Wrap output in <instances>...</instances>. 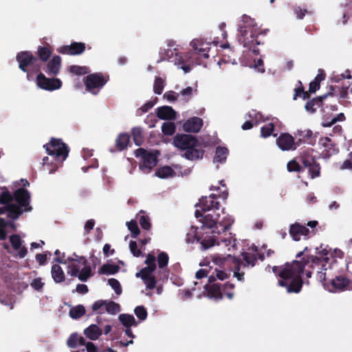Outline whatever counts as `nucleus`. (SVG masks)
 I'll list each match as a JSON object with an SVG mask.
<instances>
[{
    "label": "nucleus",
    "instance_id": "63",
    "mask_svg": "<svg viewBox=\"0 0 352 352\" xmlns=\"http://www.w3.org/2000/svg\"><path fill=\"white\" fill-rule=\"evenodd\" d=\"M178 96L179 94L175 93V91H168L164 94V98L169 101H175Z\"/></svg>",
    "mask_w": 352,
    "mask_h": 352
},
{
    "label": "nucleus",
    "instance_id": "4",
    "mask_svg": "<svg viewBox=\"0 0 352 352\" xmlns=\"http://www.w3.org/2000/svg\"><path fill=\"white\" fill-rule=\"evenodd\" d=\"M173 144L179 150L184 151L182 157L190 161L202 159L205 153L197 138L190 134H176Z\"/></svg>",
    "mask_w": 352,
    "mask_h": 352
},
{
    "label": "nucleus",
    "instance_id": "21",
    "mask_svg": "<svg viewBox=\"0 0 352 352\" xmlns=\"http://www.w3.org/2000/svg\"><path fill=\"white\" fill-rule=\"evenodd\" d=\"M157 116L161 120H175L176 112L169 106H163L156 109Z\"/></svg>",
    "mask_w": 352,
    "mask_h": 352
},
{
    "label": "nucleus",
    "instance_id": "37",
    "mask_svg": "<svg viewBox=\"0 0 352 352\" xmlns=\"http://www.w3.org/2000/svg\"><path fill=\"white\" fill-rule=\"evenodd\" d=\"M244 263L239 262L241 265L244 267L252 266L254 267L256 265L257 258L254 254H250L249 252H244L241 254Z\"/></svg>",
    "mask_w": 352,
    "mask_h": 352
},
{
    "label": "nucleus",
    "instance_id": "43",
    "mask_svg": "<svg viewBox=\"0 0 352 352\" xmlns=\"http://www.w3.org/2000/svg\"><path fill=\"white\" fill-rule=\"evenodd\" d=\"M105 310L107 313L115 315L120 311V306L119 304L113 302V301H107V304L105 305Z\"/></svg>",
    "mask_w": 352,
    "mask_h": 352
},
{
    "label": "nucleus",
    "instance_id": "60",
    "mask_svg": "<svg viewBox=\"0 0 352 352\" xmlns=\"http://www.w3.org/2000/svg\"><path fill=\"white\" fill-rule=\"evenodd\" d=\"M193 89L191 87H188L182 89L180 94L185 98L186 101H188L192 96Z\"/></svg>",
    "mask_w": 352,
    "mask_h": 352
},
{
    "label": "nucleus",
    "instance_id": "22",
    "mask_svg": "<svg viewBox=\"0 0 352 352\" xmlns=\"http://www.w3.org/2000/svg\"><path fill=\"white\" fill-rule=\"evenodd\" d=\"M331 283L335 289L343 290L347 288L350 290L351 278H348L342 275H339L333 278Z\"/></svg>",
    "mask_w": 352,
    "mask_h": 352
},
{
    "label": "nucleus",
    "instance_id": "33",
    "mask_svg": "<svg viewBox=\"0 0 352 352\" xmlns=\"http://www.w3.org/2000/svg\"><path fill=\"white\" fill-rule=\"evenodd\" d=\"M200 265L202 267H205L199 270L195 274V276L197 279H201L204 277H208V280L210 279V274H211V265L210 262L200 263Z\"/></svg>",
    "mask_w": 352,
    "mask_h": 352
},
{
    "label": "nucleus",
    "instance_id": "52",
    "mask_svg": "<svg viewBox=\"0 0 352 352\" xmlns=\"http://www.w3.org/2000/svg\"><path fill=\"white\" fill-rule=\"evenodd\" d=\"M108 284L115 291L116 294L120 295L122 293V288L119 281L113 278L108 280Z\"/></svg>",
    "mask_w": 352,
    "mask_h": 352
},
{
    "label": "nucleus",
    "instance_id": "19",
    "mask_svg": "<svg viewBox=\"0 0 352 352\" xmlns=\"http://www.w3.org/2000/svg\"><path fill=\"white\" fill-rule=\"evenodd\" d=\"M203 126V120L199 117H192L187 120L183 124V129L186 132L197 133Z\"/></svg>",
    "mask_w": 352,
    "mask_h": 352
},
{
    "label": "nucleus",
    "instance_id": "35",
    "mask_svg": "<svg viewBox=\"0 0 352 352\" xmlns=\"http://www.w3.org/2000/svg\"><path fill=\"white\" fill-rule=\"evenodd\" d=\"M228 154V150L226 147L218 146L216 148V153L214 157V162L223 163L226 161L227 155Z\"/></svg>",
    "mask_w": 352,
    "mask_h": 352
},
{
    "label": "nucleus",
    "instance_id": "24",
    "mask_svg": "<svg viewBox=\"0 0 352 352\" xmlns=\"http://www.w3.org/2000/svg\"><path fill=\"white\" fill-rule=\"evenodd\" d=\"M203 43L198 40L194 39L190 42V46L192 47L193 52H192V56L195 55H199L205 58H208V52L206 49L202 47Z\"/></svg>",
    "mask_w": 352,
    "mask_h": 352
},
{
    "label": "nucleus",
    "instance_id": "16",
    "mask_svg": "<svg viewBox=\"0 0 352 352\" xmlns=\"http://www.w3.org/2000/svg\"><path fill=\"white\" fill-rule=\"evenodd\" d=\"M86 49V45L82 42H73L69 45H63L58 49L62 54L76 56L82 54Z\"/></svg>",
    "mask_w": 352,
    "mask_h": 352
},
{
    "label": "nucleus",
    "instance_id": "11",
    "mask_svg": "<svg viewBox=\"0 0 352 352\" xmlns=\"http://www.w3.org/2000/svg\"><path fill=\"white\" fill-rule=\"evenodd\" d=\"M109 77H105L101 73L91 74L86 76L85 80V85L86 90L92 93L93 94H97L98 91L96 89H101L108 81Z\"/></svg>",
    "mask_w": 352,
    "mask_h": 352
},
{
    "label": "nucleus",
    "instance_id": "57",
    "mask_svg": "<svg viewBox=\"0 0 352 352\" xmlns=\"http://www.w3.org/2000/svg\"><path fill=\"white\" fill-rule=\"evenodd\" d=\"M51 252L49 251H46L43 254H37L36 255V260L39 263L40 265H43L45 264L47 258V255H51Z\"/></svg>",
    "mask_w": 352,
    "mask_h": 352
},
{
    "label": "nucleus",
    "instance_id": "47",
    "mask_svg": "<svg viewBox=\"0 0 352 352\" xmlns=\"http://www.w3.org/2000/svg\"><path fill=\"white\" fill-rule=\"evenodd\" d=\"M234 288V285L230 283H226L222 285V294H225L230 300L234 296L232 290Z\"/></svg>",
    "mask_w": 352,
    "mask_h": 352
},
{
    "label": "nucleus",
    "instance_id": "45",
    "mask_svg": "<svg viewBox=\"0 0 352 352\" xmlns=\"http://www.w3.org/2000/svg\"><path fill=\"white\" fill-rule=\"evenodd\" d=\"M176 126L173 122H164L162 126V131L165 135H172L175 132Z\"/></svg>",
    "mask_w": 352,
    "mask_h": 352
},
{
    "label": "nucleus",
    "instance_id": "14",
    "mask_svg": "<svg viewBox=\"0 0 352 352\" xmlns=\"http://www.w3.org/2000/svg\"><path fill=\"white\" fill-rule=\"evenodd\" d=\"M37 85L45 90L54 91L62 86V82L58 78H47L43 73H39L36 77Z\"/></svg>",
    "mask_w": 352,
    "mask_h": 352
},
{
    "label": "nucleus",
    "instance_id": "23",
    "mask_svg": "<svg viewBox=\"0 0 352 352\" xmlns=\"http://www.w3.org/2000/svg\"><path fill=\"white\" fill-rule=\"evenodd\" d=\"M14 192L11 193L6 187L2 188V192L0 193V204L3 205L0 208H6L8 206L14 205Z\"/></svg>",
    "mask_w": 352,
    "mask_h": 352
},
{
    "label": "nucleus",
    "instance_id": "54",
    "mask_svg": "<svg viewBox=\"0 0 352 352\" xmlns=\"http://www.w3.org/2000/svg\"><path fill=\"white\" fill-rule=\"evenodd\" d=\"M106 304H107V300H98L96 301L92 305V307H91L92 310L98 314H102L103 311L102 310L104 307L105 308Z\"/></svg>",
    "mask_w": 352,
    "mask_h": 352
},
{
    "label": "nucleus",
    "instance_id": "31",
    "mask_svg": "<svg viewBox=\"0 0 352 352\" xmlns=\"http://www.w3.org/2000/svg\"><path fill=\"white\" fill-rule=\"evenodd\" d=\"M155 175L160 178L166 179L168 177H174L175 175V172L171 167L168 166H164L159 168L156 170Z\"/></svg>",
    "mask_w": 352,
    "mask_h": 352
},
{
    "label": "nucleus",
    "instance_id": "34",
    "mask_svg": "<svg viewBox=\"0 0 352 352\" xmlns=\"http://www.w3.org/2000/svg\"><path fill=\"white\" fill-rule=\"evenodd\" d=\"M52 53L50 46H38L36 52L38 58L43 62H46Z\"/></svg>",
    "mask_w": 352,
    "mask_h": 352
},
{
    "label": "nucleus",
    "instance_id": "5",
    "mask_svg": "<svg viewBox=\"0 0 352 352\" xmlns=\"http://www.w3.org/2000/svg\"><path fill=\"white\" fill-rule=\"evenodd\" d=\"M14 205L6 208H0V214H6L8 219H18L23 212L32 210L30 192L24 188H19L14 190Z\"/></svg>",
    "mask_w": 352,
    "mask_h": 352
},
{
    "label": "nucleus",
    "instance_id": "36",
    "mask_svg": "<svg viewBox=\"0 0 352 352\" xmlns=\"http://www.w3.org/2000/svg\"><path fill=\"white\" fill-rule=\"evenodd\" d=\"M85 308L82 305L73 307L69 311V316L73 319H79L85 314Z\"/></svg>",
    "mask_w": 352,
    "mask_h": 352
},
{
    "label": "nucleus",
    "instance_id": "51",
    "mask_svg": "<svg viewBox=\"0 0 352 352\" xmlns=\"http://www.w3.org/2000/svg\"><path fill=\"white\" fill-rule=\"evenodd\" d=\"M1 214H0V215ZM6 224H8L6 220L0 217V241H4L7 239Z\"/></svg>",
    "mask_w": 352,
    "mask_h": 352
},
{
    "label": "nucleus",
    "instance_id": "27",
    "mask_svg": "<svg viewBox=\"0 0 352 352\" xmlns=\"http://www.w3.org/2000/svg\"><path fill=\"white\" fill-rule=\"evenodd\" d=\"M169 257L167 253L165 252H160L157 256V263L159 267L162 270V273L164 277L168 278V272L164 270V268L168 263Z\"/></svg>",
    "mask_w": 352,
    "mask_h": 352
},
{
    "label": "nucleus",
    "instance_id": "62",
    "mask_svg": "<svg viewBox=\"0 0 352 352\" xmlns=\"http://www.w3.org/2000/svg\"><path fill=\"white\" fill-rule=\"evenodd\" d=\"M155 102L153 101H148L142 105L138 111H141V114L146 113L149 109L153 108Z\"/></svg>",
    "mask_w": 352,
    "mask_h": 352
},
{
    "label": "nucleus",
    "instance_id": "28",
    "mask_svg": "<svg viewBox=\"0 0 352 352\" xmlns=\"http://www.w3.org/2000/svg\"><path fill=\"white\" fill-rule=\"evenodd\" d=\"M79 262H82L85 267L81 270L78 274V279L80 281L86 282L91 276V269L89 265H86L87 260L85 257H80Z\"/></svg>",
    "mask_w": 352,
    "mask_h": 352
},
{
    "label": "nucleus",
    "instance_id": "61",
    "mask_svg": "<svg viewBox=\"0 0 352 352\" xmlns=\"http://www.w3.org/2000/svg\"><path fill=\"white\" fill-rule=\"evenodd\" d=\"M241 264L238 263L235 266L234 271V276L238 279L239 281H243L244 280V272H240Z\"/></svg>",
    "mask_w": 352,
    "mask_h": 352
},
{
    "label": "nucleus",
    "instance_id": "30",
    "mask_svg": "<svg viewBox=\"0 0 352 352\" xmlns=\"http://www.w3.org/2000/svg\"><path fill=\"white\" fill-rule=\"evenodd\" d=\"M130 136L127 133H120L116 140V145L119 151L125 149L129 142Z\"/></svg>",
    "mask_w": 352,
    "mask_h": 352
},
{
    "label": "nucleus",
    "instance_id": "18",
    "mask_svg": "<svg viewBox=\"0 0 352 352\" xmlns=\"http://www.w3.org/2000/svg\"><path fill=\"white\" fill-rule=\"evenodd\" d=\"M318 143L324 147V149L322 151V154L326 157H329L339 152V149L336 144L328 137L321 138L319 140Z\"/></svg>",
    "mask_w": 352,
    "mask_h": 352
},
{
    "label": "nucleus",
    "instance_id": "9",
    "mask_svg": "<svg viewBox=\"0 0 352 352\" xmlns=\"http://www.w3.org/2000/svg\"><path fill=\"white\" fill-rule=\"evenodd\" d=\"M135 155L141 157L142 162L140 168L144 173H149L157 164V155L147 151L143 148H139L135 151Z\"/></svg>",
    "mask_w": 352,
    "mask_h": 352
},
{
    "label": "nucleus",
    "instance_id": "41",
    "mask_svg": "<svg viewBox=\"0 0 352 352\" xmlns=\"http://www.w3.org/2000/svg\"><path fill=\"white\" fill-rule=\"evenodd\" d=\"M287 168L289 172L302 173L304 171V168L296 160H290L287 164Z\"/></svg>",
    "mask_w": 352,
    "mask_h": 352
},
{
    "label": "nucleus",
    "instance_id": "40",
    "mask_svg": "<svg viewBox=\"0 0 352 352\" xmlns=\"http://www.w3.org/2000/svg\"><path fill=\"white\" fill-rule=\"evenodd\" d=\"M126 224L129 230L131 232V237L134 239L137 238L140 233L137 221L131 220L130 221H127Z\"/></svg>",
    "mask_w": 352,
    "mask_h": 352
},
{
    "label": "nucleus",
    "instance_id": "55",
    "mask_svg": "<svg viewBox=\"0 0 352 352\" xmlns=\"http://www.w3.org/2000/svg\"><path fill=\"white\" fill-rule=\"evenodd\" d=\"M78 336L77 333H72L70 335L67 341V344L69 348L75 349L78 346Z\"/></svg>",
    "mask_w": 352,
    "mask_h": 352
},
{
    "label": "nucleus",
    "instance_id": "53",
    "mask_svg": "<svg viewBox=\"0 0 352 352\" xmlns=\"http://www.w3.org/2000/svg\"><path fill=\"white\" fill-rule=\"evenodd\" d=\"M45 285V283L42 281V278L38 277L32 280L30 283V286L37 292H41Z\"/></svg>",
    "mask_w": 352,
    "mask_h": 352
},
{
    "label": "nucleus",
    "instance_id": "50",
    "mask_svg": "<svg viewBox=\"0 0 352 352\" xmlns=\"http://www.w3.org/2000/svg\"><path fill=\"white\" fill-rule=\"evenodd\" d=\"M134 313L136 316L141 320H144L147 318V311L146 308L142 305L137 306L134 309Z\"/></svg>",
    "mask_w": 352,
    "mask_h": 352
},
{
    "label": "nucleus",
    "instance_id": "25",
    "mask_svg": "<svg viewBox=\"0 0 352 352\" xmlns=\"http://www.w3.org/2000/svg\"><path fill=\"white\" fill-rule=\"evenodd\" d=\"M102 333V329L96 324H91L84 330V334L91 340H97Z\"/></svg>",
    "mask_w": 352,
    "mask_h": 352
},
{
    "label": "nucleus",
    "instance_id": "39",
    "mask_svg": "<svg viewBox=\"0 0 352 352\" xmlns=\"http://www.w3.org/2000/svg\"><path fill=\"white\" fill-rule=\"evenodd\" d=\"M274 124L272 122L267 123L263 126L261 129V135L263 138L270 137L271 135L276 137L277 134H273V131H274Z\"/></svg>",
    "mask_w": 352,
    "mask_h": 352
},
{
    "label": "nucleus",
    "instance_id": "56",
    "mask_svg": "<svg viewBox=\"0 0 352 352\" xmlns=\"http://www.w3.org/2000/svg\"><path fill=\"white\" fill-rule=\"evenodd\" d=\"M129 249L131 252L135 257H139L142 254L141 250L138 249L137 243L135 241H131L129 242Z\"/></svg>",
    "mask_w": 352,
    "mask_h": 352
},
{
    "label": "nucleus",
    "instance_id": "42",
    "mask_svg": "<svg viewBox=\"0 0 352 352\" xmlns=\"http://www.w3.org/2000/svg\"><path fill=\"white\" fill-rule=\"evenodd\" d=\"M141 213H143L142 215L139 216V223L141 228L144 230H148L151 229V223L150 221V218L148 215L144 214V211H140Z\"/></svg>",
    "mask_w": 352,
    "mask_h": 352
},
{
    "label": "nucleus",
    "instance_id": "64",
    "mask_svg": "<svg viewBox=\"0 0 352 352\" xmlns=\"http://www.w3.org/2000/svg\"><path fill=\"white\" fill-rule=\"evenodd\" d=\"M350 159L345 160L340 166V169H352V152L349 153Z\"/></svg>",
    "mask_w": 352,
    "mask_h": 352
},
{
    "label": "nucleus",
    "instance_id": "32",
    "mask_svg": "<svg viewBox=\"0 0 352 352\" xmlns=\"http://www.w3.org/2000/svg\"><path fill=\"white\" fill-rule=\"evenodd\" d=\"M119 320L126 328L137 325L134 316L131 314H122L118 317Z\"/></svg>",
    "mask_w": 352,
    "mask_h": 352
},
{
    "label": "nucleus",
    "instance_id": "20",
    "mask_svg": "<svg viewBox=\"0 0 352 352\" xmlns=\"http://www.w3.org/2000/svg\"><path fill=\"white\" fill-rule=\"evenodd\" d=\"M61 67V58L59 56H54L47 64L45 72L50 76H56Z\"/></svg>",
    "mask_w": 352,
    "mask_h": 352
},
{
    "label": "nucleus",
    "instance_id": "15",
    "mask_svg": "<svg viewBox=\"0 0 352 352\" xmlns=\"http://www.w3.org/2000/svg\"><path fill=\"white\" fill-rule=\"evenodd\" d=\"M204 289L207 293V296L215 300H221L223 298L222 284L214 282V278L212 276L208 280V283L204 285Z\"/></svg>",
    "mask_w": 352,
    "mask_h": 352
},
{
    "label": "nucleus",
    "instance_id": "29",
    "mask_svg": "<svg viewBox=\"0 0 352 352\" xmlns=\"http://www.w3.org/2000/svg\"><path fill=\"white\" fill-rule=\"evenodd\" d=\"M120 267L116 264H103L98 270L99 274L111 275L118 273Z\"/></svg>",
    "mask_w": 352,
    "mask_h": 352
},
{
    "label": "nucleus",
    "instance_id": "44",
    "mask_svg": "<svg viewBox=\"0 0 352 352\" xmlns=\"http://www.w3.org/2000/svg\"><path fill=\"white\" fill-rule=\"evenodd\" d=\"M69 72L75 75H84L88 73V68L85 66L73 65L69 66Z\"/></svg>",
    "mask_w": 352,
    "mask_h": 352
},
{
    "label": "nucleus",
    "instance_id": "6",
    "mask_svg": "<svg viewBox=\"0 0 352 352\" xmlns=\"http://www.w3.org/2000/svg\"><path fill=\"white\" fill-rule=\"evenodd\" d=\"M350 87V84L348 83V85H342V87H334V86H330L329 91L326 94H324L321 96L316 97L313 98L311 100L307 101V102L305 104V109L309 113H314L316 111V107H322L323 106V100L327 98L328 96H333L334 95V91L336 89H338L339 91V97L340 98H348V90Z\"/></svg>",
    "mask_w": 352,
    "mask_h": 352
},
{
    "label": "nucleus",
    "instance_id": "48",
    "mask_svg": "<svg viewBox=\"0 0 352 352\" xmlns=\"http://www.w3.org/2000/svg\"><path fill=\"white\" fill-rule=\"evenodd\" d=\"M10 241L14 250H18L21 248L22 245V241L19 235L12 234L10 236Z\"/></svg>",
    "mask_w": 352,
    "mask_h": 352
},
{
    "label": "nucleus",
    "instance_id": "2",
    "mask_svg": "<svg viewBox=\"0 0 352 352\" xmlns=\"http://www.w3.org/2000/svg\"><path fill=\"white\" fill-rule=\"evenodd\" d=\"M316 256H307L302 257L301 260H294L292 262H287L283 265L274 266L272 272L280 278L278 285L285 287L288 293H299L303 285L302 274L306 265L317 272V279L323 285L326 284L327 265L329 258V250L326 248H316Z\"/></svg>",
    "mask_w": 352,
    "mask_h": 352
},
{
    "label": "nucleus",
    "instance_id": "13",
    "mask_svg": "<svg viewBox=\"0 0 352 352\" xmlns=\"http://www.w3.org/2000/svg\"><path fill=\"white\" fill-rule=\"evenodd\" d=\"M302 140L300 139L298 142H296L294 137L288 133H282L277 138L276 142L278 148L283 151H294L297 146H299V142Z\"/></svg>",
    "mask_w": 352,
    "mask_h": 352
},
{
    "label": "nucleus",
    "instance_id": "17",
    "mask_svg": "<svg viewBox=\"0 0 352 352\" xmlns=\"http://www.w3.org/2000/svg\"><path fill=\"white\" fill-rule=\"evenodd\" d=\"M311 233L314 234V231H310L307 227L298 223L290 226L289 234L294 241H299L302 236L307 239Z\"/></svg>",
    "mask_w": 352,
    "mask_h": 352
},
{
    "label": "nucleus",
    "instance_id": "46",
    "mask_svg": "<svg viewBox=\"0 0 352 352\" xmlns=\"http://www.w3.org/2000/svg\"><path fill=\"white\" fill-rule=\"evenodd\" d=\"M164 84L165 82L161 77H156L153 85V91L155 94L157 95L162 94Z\"/></svg>",
    "mask_w": 352,
    "mask_h": 352
},
{
    "label": "nucleus",
    "instance_id": "59",
    "mask_svg": "<svg viewBox=\"0 0 352 352\" xmlns=\"http://www.w3.org/2000/svg\"><path fill=\"white\" fill-rule=\"evenodd\" d=\"M143 281L148 289H153L156 286L157 281L153 276L144 279Z\"/></svg>",
    "mask_w": 352,
    "mask_h": 352
},
{
    "label": "nucleus",
    "instance_id": "38",
    "mask_svg": "<svg viewBox=\"0 0 352 352\" xmlns=\"http://www.w3.org/2000/svg\"><path fill=\"white\" fill-rule=\"evenodd\" d=\"M133 140L137 146H140L143 143L142 129L140 127H133L131 130Z\"/></svg>",
    "mask_w": 352,
    "mask_h": 352
},
{
    "label": "nucleus",
    "instance_id": "7",
    "mask_svg": "<svg viewBox=\"0 0 352 352\" xmlns=\"http://www.w3.org/2000/svg\"><path fill=\"white\" fill-rule=\"evenodd\" d=\"M43 147L49 155L60 162L66 160L69 152L68 146L61 139L55 138H52L50 142Z\"/></svg>",
    "mask_w": 352,
    "mask_h": 352
},
{
    "label": "nucleus",
    "instance_id": "49",
    "mask_svg": "<svg viewBox=\"0 0 352 352\" xmlns=\"http://www.w3.org/2000/svg\"><path fill=\"white\" fill-rule=\"evenodd\" d=\"M297 134L302 138L303 142L312 143V141L309 142V140L311 139L313 136V132L310 129L298 130Z\"/></svg>",
    "mask_w": 352,
    "mask_h": 352
},
{
    "label": "nucleus",
    "instance_id": "3",
    "mask_svg": "<svg viewBox=\"0 0 352 352\" xmlns=\"http://www.w3.org/2000/svg\"><path fill=\"white\" fill-rule=\"evenodd\" d=\"M239 42L255 55L259 54L257 45L263 43L259 36L263 34L262 30L258 27L255 20L248 15H243L242 23L238 27Z\"/></svg>",
    "mask_w": 352,
    "mask_h": 352
},
{
    "label": "nucleus",
    "instance_id": "10",
    "mask_svg": "<svg viewBox=\"0 0 352 352\" xmlns=\"http://www.w3.org/2000/svg\"><path fill=\"white\" fill-rule=\"evenodd\" d=\"M312 151H304L300 155V161L305 168H308V172L311 179L318 177L320 175V166L316 162V157L311 155Z\"/></svg>",
    "mask_w": 352,
    "mask_h": 352
},
{
    "label": "nucleus",
    "instance_id": "1",
    "mask_svg": "<svg viewBox=\"0 0 352 352\" xmlns=\"http://www.w3.org/2000/svg\"><path fill=\"white\" fill-rule=\"evenodd\" d=\"M228 195V192L225 190L218 195L211 194L208 197H202L199 204H196V206H199L203 212L212 210V213L205 215L203 226L195 234L197 241L204 250L221 244L228 247L229 250V246H236V239L232 236V233L228 234V237L221 236V234L227 235V232L234 223V219L228 214L225 215L224 208L220 210L221 204L217 199L221 197L226 199Z\"/></svg>",
    "mask_w": 352,
    "mask_h": 352
},
{
    "label": "nucleus",
    "instance_id": "12",
    "mask_svg": "<svg viewBox=\"0 0 352 352\" xmlns=\"http://www.w3.org/2000/svg\"><path fill=\"white\" fill-rule=\"evenodd\" d=\"M227 261L226 258H221L219 256H216L213 258L212 263L211 265V274H210V277L212 276L214 278V282H217V280L219 279L220 280H224L229 278L230 274L227 273L226 270L223 268V265Z\"/></svg>",
    "mask_w": 352,
    "mask_h": 352
},
{
    "label": "nucleus",
    "instance_id": "26",
    "mask_svg": "<svg viewBox=\"0 0 352 352\" xmlns=\"http://www.w3.org/2000/svg\"><path fill=\"white\" fill-rule=\"evenodd\" d=\"M52 277L56 283H60L65 280V276L62 267L58 264L52 266Z\"/></svg>",
    "mask_w": 352,
    "mask_h": 352
},
{
    "label": "nucleus",
    "instance_id": "8",
    "mask_svg": "<svg viewBox=\"0 0 352 352\" xmlns=\"http://www.w3.org/2000/svg\"><path fill=\"white\" fill-rule=\"evenodd\" d=\"M16 60L19 63V68L23 72H28V67H32L35 72L40 71V65L37 63L38 58L30 51H22L16 56Z\"/></svg>",
    "mask_w": 352,
    "mask_h": 352
},
{
    "label": "nucleus",
    "instance_id": "58",
    "mask_svg": "<svg viewBox=\"0 0 352 352\" xmlns=\"http://www.w3.org/2000/svg\"><path fill=\"white\" fill-rule=\"evenodd\" d=\"M177 62L175 63L178 65V67L184 70L185 73H188L191 70V66L190 65L185 64L184 59L182 57L177 59Z\"/></svg>",
    "mask_w": 352,
    "mask_h": 352
}]
</instances>
